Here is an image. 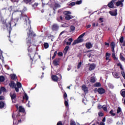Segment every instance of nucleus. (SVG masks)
Here are the masks:
<instances>
[{
	"label": "nucleus",
	"instance_id": "nucleus-11",
	"mask_svg": "<svg viewBox=\"0 0 125 125\" xmlns=\"http://www.w3.org/2000/svg\"><path fill=\"white\" fill-rule=\"evenodd\" d=\"M61 59H60V58H58L53 61V63L54 66H57L58 65H59V61H60Z\"/></svg>",
	"mask_w": 125,
	"mask_h": 125
},
{
	"label": "nucleus",
	"instance_id": "nucleus-43",
	"mask_svg": "<svg viewBox=\"0 0 125 125\" xmlns=\"http://www.w3.org/2000/svg\"><path fill=\"white\" fill-rule=\"evenodd\" d=\"M110 46H111V48H115V46H116V44L115 43V42H112L111 43Z\"/></svg>",
	"mask_w": 125,
	"mask_h": 125
},
{
	"label": "nucleus",
	"instance_id": "nucleus-35",
	"mask_svg": "<svg viewBox=\"0 0 125 125\" xmlns=\"http://www.w3.org/2000/svg\"><path fill=\"white\" fill-rule=\"evenodd\" d=\"M108 108V106L107 105H103V109L104 111L105 112H108V110H107V108Z\"/></svg>",
	"mask_w": 125,
	"mask_h": 125
},
{
	"label": "nucleus",
	"instance_id": "nucleus-40",
	"mask_svg": "<svg viewBox=\"0 0 125 125\" xmlns=\"http://www.w3.org/2000/svg\"><path fill=\"white\" fill-rule=\"evenodd\" d=\"M91 83H95V77H92L90 79Z\"/></svg>",
	"mask_w": 125,
	"mask_h": 125
},
{
	"label": "nucleus",
	"instance_id": "nucleus-29",
	"mask_svg": "<svg viewBox=\"0 0 125 125\" xmlns=\"http://www.w3.org/2000/svg\"><path fill=\"white\" fill-rule=\"evenodd\" d=\"M5 80V78H4V76H0V83H3Z\"/></svg>",
	"mask_w": 125,
	"mask_h": 125
},
{
	"label": "nucleus",
	"instance_id": "nucleus-14",
	"mask_svg": "<svg viewBox=\"0 0 125 125\" xmlns=\"http://www.w3.org/2000/svg\"><path fill=\"white\" fill-rule=\"evenodd\" d=\"M82 90L84 91V93H88V88L86 87L85 85H83L82 86Z\"/></svg>",
	"mask_w": 125,
	"mask_h": 125
},
{
	"label": "nucleus",
	"instance_id": "nucleus-7",
	"mask_svg": "<svg viewBox=\"0 0 125 125\" xmlns=\"http://www.w3.org/2000/svg\"><path fill=\"white\" fill-rule=\"evenodd\" d=\"M0 22H1L2 25L1 26V29L2 30H5V29H7V23H6V21L4 20H2L1 19L0 20Z\"/></svg>",
	"mask_w": 125,
	"mask_h": 125
},
{
	"label": "nucleus",
	"instance_id": "nucleus-10",
	"mask_svg": "<svg viewBox=\"0 0 125 125\" xmlns=\"http://www.w3.org/2000/svg\"><path fill=\"white\" fill-rule=\"evenodd\" d=\"M124 0H119L116 2L115 5L116 6H121V7H123L124 6Z\"/></svg>",
	"mask_w": 125,
	"mask_h": 125
},
{
	"label": "nucleus",
	"instance_id": "nucleus-16",
	"mask_svg": "<svg viewBox=\"0 0 125 125\" xmlns=\"http://www.w3.org/2000/svg\"><path fill=\"white\" fill-rule=\"evenodd\" d=\"M117 114V115H120V117H122V116H123V111H122V108H121V107H118Z\"/></svg>",
	"mask_w": 125,
	"mask_h": 125
},
{
	"label": "nucleus",
	"instance_id": "nucleus-5",
	"mask_svg": "<svg viewBox=\"0 0 125 125\" xmlns=\"http://www.w3.org/2000/svg\"><path fill=\"white\" fill-rule=\"evenodd\" d=\"M51 1L52 2L51 3L52 7L53 8V9L54 10V14H55V11L57 9V8H59L60 7H61V5H60L58 2L54 3V0H51Z\"/></svg>",
	"mask_w": 125,
	"mask_h": 125
},
{
	"label": "nucleus",
	"instance_id": "nucleus-28",
	"mask_svg": "<svg viewBox=\"0 0 125 125\" xmlns=\"http://www.w3.org/2000/svg\"><path fill=\"white\" fill-rule=\"evenodd\" d=\"M5 104L3 102H0V109H2V108L4 107Z\"/></svg>",
	"mask_w": 125,
	"mask_h": 125
},
{
	"label": "nucleus",
	"instance_id": "nucleus-42",
	"mask_svg": "<svg viewBox=\"0 0 125 125\" xmlns=\"http://www.w3.org/2000/svg\"><path fill=\"white\" fill-rule=\"evenodd\" d=\"M56 55H57V51H55L54 53L53 56L52 57V59L53 60L54 58H55Z\"/></svg>",
	"mask_w": 125,
	"mask_h": 125
},
{
	"label": "nucleus",
	"instance_id": "nucleus-47",
	"mask_svg": "<svg viewBox=\"0 0 125 125\" xmlns=\"http://www.w3.org/2000/svg\"><path fill=\"white\" fill-rule=\"evenodd\" d=\"M83 1L82 0L77 1L75 2L76 4H82Z\"/></svg>",
	"mask_w": 125,
	"mask_h": 125
},
{
	"label": "nucleus",
	"instance_id": "nucleus-21",
	"mask_svg": "<svg viewBox=\"0 0 125 125\" xmlns=\"http://www.w3.org/2000/svg\"><path fill=\"white\" fill-rule=\"evenodd\" d=\"M10 95L11 96V98L12 99V101L13 103H15V101H14L13 100L15 99V98H16V94L14 93L12 95H11V94H10Z\"/></svg>",
	"mask_w": 125,
	"mask_h": 125
},
{
	"label": "nucleus",
	"instance_id": "nucleus-51",
	"mask_svg": "<svg viewBox=\"0 0 125 125\" xmlns=\"http://www.w3.org/2000/svg\"><path fill=\"white\" fill-rule=\"evenodd\" d=\"M67 93H64V94L63 95V97H64V100L68 99H67Z\"/></svg>",
	"mask_w": 125,
	"mask_h": 125
},
{
	"label": "nucleus",
	"instance_id": "nucleus-20",
	"mask_svg": "<svg viewBox=\"0 0 125 125\" xmlns=\"http://www.w3.org/2000/svg\"><path fill=\"white\" fill-rule=\"evenodd\" d=\"M11 79V80H13V81H18L17 79V76H16V75L13 74L10 75Z\"/></svg>",
	"mask_w": 125,
	"mask_h": 125
},
{
	"label": "nucleus",
	"instance_id": "nucleus-27",
	"mask_svg": "<svg viewBox=\"0 0 125 125\" xmlns=\"http://www.w3.org/2000/svg\"><path fill=\"white\" fill-rule=\"evenodd\" d=\"M56 75L57 76V78L59 81L62 80V75H61V74L58 73Z\"/></svg>",
	"mask_w": 125,
	"mask_h": 125
},
{
	"label": "nucleus",
	"instance_id": "nucleus-31",
	"mask_svg": "<svg viewBox=\"0 0 125 125\" xmlns=\"http://www.w3.org/2000/svg\"><path fill=\"white\" fill-rule=\"evenodd\" d=\"M92 25L93 27H98L99 24L97 22H93Z\"/></svg>",
	"mask_w": 125,
	"mask_h": 125
},
{
	"label": "nucleus",
	"instance_id": "nucleus-39",
	"mask_svg": "<svg viewBox=\"0 0 125 125\" xmlns=\"http://www.w3.org/2000/svg\"><path fill=\"white\" fill-rule=\"evenodd\" d=\"M121 95L123 97H125V90H122L121 91Z\"/></svg>",
	"mask_w": 125,
	"mask_h": 125
},
{
	"label": "nucleus",
	"instance_id": "nucleus-30",
	"mask_svg": "<svg viewBox=\"0 0 125 125\" xmlns=\"http://www.w3.org/2000/svg\"><path fill=\"white\" fill-rule=\"evenodd\" d=\"M69 49V46H66L64 49V52H63V53L64 54H67V51H68V50Z\"/></svg>",
	"mask_w": 125,
	"mask_h": 125
},
{
	"label": "nucleus",
	"instance_id": "nucleus-59",
	"mask_svg": "<svg viewBox=\"0 0 125 125\" xmlns=\"http://www.w3.org/2000/svg\"><path fill=\"white\" fill-rule=\"evenodd\" d=\"M70 125H76V123L74 121H71Z\"/></svg>",
	"mask_w": 125,
	"mask_h": 125
},
{
	"label": "nucleus",
	"instance_id": "nucleus-6",
	"mask_svg": "<svg viewBox=\"0 0 125 125\" xmlns=\"http://www.w3.org/2000/svg\"><path fill=\"white\" fill-rule=\"evenodd\" d=\"M63 14L65 15V19L66 20H70V19H73L74 16H71L72 13L70 11H65L63 12Z\"/></svg>",
	"mask_w": 125,
	"mask_h": 125
},
{
	"label": "nucleus",
	"instance_id": "nucleus-15",
	"mask_svg": "<svg viewBox=\"0 0 125 125\" xmlns=\"http://www.w3.org/2000/svg\"><path fill=\"white\" fill-rule=\"evenodd\" d=\"M111 49L113 52L112 54V56L113 59L117 61V60H118V58L116 57V54H115V48H111Z\"/></svg>",
	"mask_w": 125,
	"mask_h": 125
},
{
	"label": "nucleus",
	"instance_id": "nucleus-33",
	"mask_svg": "<svg viewBox=\"0 0 125 125\" xmlns=\"http://www.w3.org/2000/svg\"><path fill=\"white\" fill-rule=\"evenodd\" d=\"M43 45H44V48H45V49H46L48 48V47H49V44L47 42H45L44 43Z\"/></svg>",
	"mask_w": 125,
	"mask_h": 125
},
{
	"label": "nucleus",
	"instance_id": "nucleus-52",
	"mask_svg": "<svg viewBox=\"0 0 125 125\" xmlns=\"http://www.w3.org/2000/svg\"><path fill=\"white\" fill-rule=\"evenodd\" d=\"M28 55L29 56L30 60H31V64H33V61H34V58H32V57H31V55H30V54H29Z\"/></svg>",
	"mask_w": 125,
	"mask_h": 125
},
{
	"label": "nucleus",
	"instance_id": "nucleus-37",
	"mask_svg": "<svg viewBox=\"0 0 125 125\" xmlns=\"http://www.w3.org/2000/svg\"><path fill=\"white\" fill-rule=\"evenodd\" d=\"M31 1L32 0H23V2L26 4H28V3H31Z\"/></svg>",
	"mask_w": 125,
	"mask_h": 125
},
{
	"label": "nucleus",
	"instance_id": "nucleus-62",
	"mask_svg": "<svg viewBox=\"0 0 125 125\" xmlns=\"http://www.w3.org/2000/svg\"><path fill=\"white\" fill-rule=\"evenodd\" d=\"M57 125H63V124H62V122L61 121H59L57 124Z\"/></svg>",
	"mask_w": 125,
	"mask_h": 125
},
{
	"label": "nucleus",
	"instance_id": "nucleus-3",
	"mask_svg": "<svg viewBox=\"0 0 125 125\" xmlns=\"http://www.w3.org/2000/svg\"><path fill=\"white\" fill-rule=\"evenodd\" d=\"M21 19H25V24H26V26H28V28L30 27L31 29V21H30V19L28 18L27 15L21 13Z\"/></svg>",
	"mask_w": 125,
	"mask_h": 125
},
{
	"label": "nucleus",
	"instance_id": "nucleus-4",
	"mask_svg": "<svg viewBox=\"0 0 125 125\" xmlns=\"http://www.w3.org/2000/svg\"><path fill=\"white\" fill-rule=\"evenodd\" d=\"M85 35V32L81 34L77 39V40L74 41V42L72 43V45H75V44H77V43H80V42H83V38L84 37V35Z\"/></svg>",
	"mask_w": 125,
	"mask_h": 125
},
{
	"label": "nucleus",
	"instance_id": "nucleus-25",
	"mask_svg": "<svg viewBox=\"0 0 125 125\" xmlns=\"http://www.w3.org/2000/svg\"><path fill=\"white\" fill-rule=\"evenodd\" d=\"M19 112L20 113H24V112H25V109H24L22 106H20L19 107Z\"/></svg>",
	"mask_w": 125,
	"mask_h": 125
},
{
	"label": "nucleus",
	"instance_id": "nucleus-38",
	"mask_svg": "<svg viewBox=\"0 0 125 125\" xmlns=\"http://www.w3.org/2000/svg\"><path fill=\"white\" fill-rule=\"evenodd\" d=\"M117 65L118 66V67H120L121 71H124V68H123V65H122V64H121V63H118Z\"/></svg>",
	"mask_w": 125,
	"mask_h": 125
},
{
	"label": "nucleus",
	"instance_id": "nucleus-26",
	"mask_svg": "<svg viewBox=\"0 0 125 125\" xmlns=\"http://www.w3.org/2000/svg\"><path fill=\"white\" fill-rule=\"evenodd\" d=\"M64 105L66 108H68L69 107V100H64Z\"/></svg>",
	"mask_w": 125,
	"mask_h": 125
},
{
	"label": "nucleus",
	"instance_id": "nucleus-23",
	"mask_svg": "<svg viewBox=\"0 0 125 125\" xmlns=\"http://www.w3.org/2000/svg\"><path fill=\"white\" fill-rule=\"evenodd\" d=\"M86 47L89 49L90 48H91L92 47V44L90 42H87L86 43Z\"/></svg>",
	"mask_w": 125,
	"mask_h": 125
},
{
	"label": "nucleus",
	"instance_id": "nucleus-60",
	"mask_svg": "<svg viewBox=\"0 0 125 125\" xmlns=\"http://www.w3.org/2000/svg\"><path fill=\"white\" fill-rule=\"evenodd\" d=\"M63 27H65V28H66L67 27H69V24H68L67 23H64Z\"/></svg>",
	"mask_w": 125,
	"mask_h": 125
},
{
	"label": "nucleus",
	"instance_id": "nucleus-55",
	"mask_svg": "<svg viewBox=\"0 0 125 125\" xmlns=\"http://www.w3.org/2000/svg\"><path fill=\"white\" fill-rule=\"evenodd\" d=\"M58 13H60V14L63 13V9H59L58 11Z\"/></svg>",
	"mask_w": 125,
	"mask_h": 125
},
{
	"label": "nucleus",
	"instance_id": "nucleus-56",
	"mask_svg": "<svg viewBox=\"0 0 125 125\" xmlns=\"http://www.w3.org/2000/svg\"><path fill=\"white\" fill-rule=\"evenodd\" d=\"M75 29H76V27H75V26H71L70 27V30H71L72 31H75Z\"/></svg>",
	"mask_w": 125,
	"mask_h": 125
},
{
	"label": "nucleus",
	"instance_id": "nucleus-61",
	"mask_svg": "<svg viewBox=\"0 0 125 125\" xmlns=\"http://www.w3.org/2000/svg\"><path fill=\"white\" fill-rule=\"evenodd\" d=\"M99 117H103L104 114L102 112H99Z\"/></svg>",
	"mask_w": 125,
	"mask_h": 125
},
{
	"label": "nucleus",
	"instance_id": "nucleus-64",
	"mask_svg": "<svg viewBox=\"0 0 125 125\" xmlns=\"http://www.w3.org/2000/svg\"><path fill=\"white\" fill-rule=\"evenodd\" d=\"M48 38H49V39H50L51 40H52V39H53V38H54V36H53V35H51L48 36Z\"/></svg>",
	"mask_w": 125,
	"mask_h": 125
},
{
	"label": "nucleus",
	"instance_id": "nucleus-63",
	"mask_svg": "<svg viewBox=\"0 0 125 125\" xmlns=\"http://www.w3.org/2000/svg\"><path fill=\"white\" fill-rule=\"evenodd\" d=\"M14 88H15V90H16V92H19V88L16 87H16H15Z\"/></svg>",
	"mask_w": 125,
	"mask_h": 125
},
{
	"label": "nucleus",
	"instance_id": "nucleus-1",
	"mask_svg": "<svg viewBox=\"0 0 125 125\" xmlns=\"http://www.w3.org/2000/svg\"><path fill=\"white\" fill-rule=\"evenodd\" d=\"M27 38L26 39V44L28 46V52H33L35 49V46H34V38L36 37L35 32H33L31 29L29 30L28 33H27Z\"/></svg>",
	"mask_w": 125,
	"mask_h": 125
},
{
	"label": "nucleus",
	"instance_id": "nucleus-57",
	"mask_svg": "<svg viewBox=\"0 0 125 125\" xmlns=\"http://www.w3.org/2000/svg\"><path fill=\"white\" fill-rule=\"evenodd\" d=\"M99 21H100L101 23H103L104 22V19L103 18H100Z\"/></svg>",
	"mask_w": 125,
	"mask_h": 125
},
{
	"label": "nucleus",
	"instance_id": "nucleus-48",
	"mask_svg": "<svg viewBox=\"0 0 125 125\" xmlns=\"http://www.w3.org/2000/svg\"><path fill=\"white\" fill-rule=\"evenodd\" d=\"M120 58L121 60H122V61H124V60H125V58L124 57V56H123V55H122V54H120Z\"/></svg>",
	"mask_w": 125,
	"mask_h": 125
},
{
	"label": "nucleus",
	"instance_id": "nucleus-24",
	"mask_svg": "<svg viewBox=\"0 0 125 125\" xmlns=\"http://www.w3.org/2000/svg\"><path fill=\"white\" fill-rule=\"evenodd\" d=\"M112 74H113V77H114V78H115V79H119L120 75H119V74H118V73L113 72Z\"/></svg>",
	"mask_w": 125,
	"mask_h": 125
},
{
	"label": "nucleus",
	"instance_id": "nucleus-50",
	"mask_svg": "<svg viewBox=\"0 0 125 125\" xmlns=\"http://www.w3.org/2000/svg\"><path fill=\"white\" fill-rule=\"evenodd\" d=\"M58 55L60 57H61V56H63V53L62 52H59V53H58Z\"/></svg>",
	"mask_w": 125,
	"mask_h": 125
},
{
	"label": "nucleus",
	"instance_id": "nucleus-19",
	"mask_svg": "<svg viewBox=\"0 0 125 125\" xmlns=\"http://www.w3.org/2000/svg\"><path fill=\"white\" fill-rule=\"evenodd\" d=\"M9 85L10 87H12V88H14L15 87H16V84L14 83V82L12 81L10 82Z\"/></svg>",
	"mask_w": 125,
	"mask_h": 125
},
{
	"label": "nucleus",
	"instance_id": "nucleus-36",
	"mask_svg": "<svg viewBox=\"0 0 125 125\" xmlns=\"http://www.w3.org/2000/svg\"><path fill=\"white\" fill-rule=\"evenodd\" d=\"M17 85L18 87V88H21V87H22V84L18 82L17 83Z\"/></svg>",
	"mask_w": 125,
	"mask_h": 125
},
{
	"label": "nucleus",
	"instance_id": "nucleus-2",
	"mask_svg": "<svg viewBox=\"0 0 125 125\" xmlns=\"http://www.w3.org/2000/svg\"><path fill=\"white\" fill-rule=\"evenodd\" d=\"M17 20L11 19V20L7 23V29L9 33L12 31V28L15 27L17 24Z\"/></svg>",
	"mask_w": 125,
	"mask_h": 125
},
{
	"label": "nucleus",
	"instance_id": "nucleus-8",
	"mask_svg": "<svg viewBox=\"0 0 125 125\" xmlns=\"http://www.w3.org/2000/svg\"><path fill=\"white\" fill-rule=\"evenodd\" d=\"M52 30L53 32H57L59 30V25L56 23H54L52 25Z\"/></svg>",
	"mask_w": 125,
	"mask_h": 125
},
{
	"label": "nucleus",
	"instance_id": "nucleus-17",
	"mask_svg": "<svg viewBox=\"0 0 125 125\" xmlns=\"http://www.w3.org/2000/svg\"><path fill=\"white\" fill-rule=\"evenodd\" d=\"M98 92L100 94H103V93H105L106 91L103 88H99L98 90Z\"/></svg>",
	"mask_w": 125,
	"mask_h": 125
},
{
	"label": "nucleus",
	"instance_id": "nucleus-58",
	"mask_svg": "<svg viewBox=\"0 0 125 125\" xmlns=\"http://www.w3.org/2000/svg\"><path fill=\"white\" fill-rule=\"evenodd\" d=\"M81 66H82V62H80L78 65L77 68L78 69H80L81 68Z\"/></svg>",
	"mask_w": 125,
	"mask_h": 125
},
{
	"label": "nucleus",
	"instance_id": "nucleus-41",
	"mask_svg": "<svg viewBox=\"0 0 125 125\" xmlns=\"http://www.w3.org/2000/svg\"><path fill=\"white\" fill-rule=\"evenodd\" d=\"M94 85L97 87H99V86H101V83H97L94 84Z\"/></svg>",
	"mask_w": 125,
	"mask_h": 125
},
{
	"label": "nucleus",
	"instance_id": "nucleus-54",
	"mask_svg": "<svg viewBox=\"0 0 125 125\" xmlns=\"http://www.w3.org/2000/svg\"><path fill=\"white\" fill-rule=\"evenodd\" d=\"M120 42H121V43H123V42H124V37H122L120 38Z\"/></svg>",
	"mask_w": 125,
	"mask_h": 125
},
{
	"label": "nucleus",
	"instance_id": "nucleus-45",
	"mask_svg": "<svg viewBox=\"0 0 125 125\" xmlns=\"http://www.w3.org/2000/svg\"><path fill=\"white\" fill-rule=\"evenodd\" d=\"M109 114L110 115H111V116H116V114L114 113V111H113V110H111L110 112H109Z\"/></svg>",
	"mask_w": 125,
	"mask_h": 125
},
{
	"label": "nucleus",
	"instance_id": "nucleus-9",
	"mask_svg": "<svg viewBox=\"0 0 125 125\" xmlns=\"http://www.w3.org/2000/svg\"><path fill=\"white\" fill-rule=\"evenodd\" d=\"M73 42V39L72 38H66L64 41V42H66L67 45H71V43Z\"/></svg>",
	"mask_w": 125,
	"mask_h": 125
},
{
	"label": "nucleus",
	"instance_id": "nucleus-32",
	"mask_svg": "<svg viewBox=\"0 0 125 125\" xmlns=\"http://www.w3.org/2000/svg\"><path fill=\"white\" fill-rule=\"evenodd\" d=\"M23 99H25L26 101L29 100V97H28V95L26 93H24V96L23 97Z\"/></svg>",
	"mask_w": 125,
	"mask_h": 125
},
{
	"label": "nucleus",
	"instance_id": "nucleus-18",
	"mask_svg": "<svg viewBox=\"0 0 125 125\" xmlns=\"http://www.w3.org/2000/svg\"><path fill=\"white\" fill-rule=\"evenodd\" d=\"M95 67H96V65L94 63H92L90 64L89 70L90 71H92V70H94L95 69Z\"/></svg>",
	"mask_w": 125,
	"mask_h": 125
},
{
	"label": "nucleus",
	"instance_id": "nucleus-53",
	"mask_svg": "<svg viewBox=\"0 0 125 125\" xmlns=\"http://www.w3.org/2000/svg\"><path fill=\"white\" fill-rule=\"evenodd\" d=\"M121 74H122V75L123 78H124L125 79V71H122L121 72Z\"/></svg>",
	"mask_w": 125,
	"mask_h": 125
},
{
	"label": "nucleus",
	"instance_id": "nucleus-49",
	"mask_svg": "<svg viewBox=\"0 0 125 125\" xmlns=\"http://www.w3.org/2000/svg\"><path fill=\"white\" fill-rule=\"evenodd\" d=\"M58 84H59V86L60 88H61L62 90V88H63V87H62V83L59 82L58 83Z\"/></svg>",
	"mask_w": 125,
	"mask_h": 125
},
{
	"label": "nucleus",
	"instance_id": "nucleus-34",
	"mask_svg": "<svg viewBox=\"0 0 125 125\" xmlns=\"http://www.w3.org/2000/svg\"><path fill=\"white\" fill-rule=\"evenodd\" d=\"M57 19L58 21H59V22H62V21H63V17H62V16H61L60 17L58 18Z\"/></svg>",
	"mask_w": 125,
	"mask_h": 125
},
{
	"label": "nucleus",
	"instance_id": "nucleus-13",
	"mask_svg": "<svg viewBox=\"0 0 125 125\" xmlns=\"http://www.w3.org/2000/svg\"><path fill=\"white\" fill-rule=\"evenodd\" d=\"M109 13L111 16H117L118 15V10H115L114 11H109Z\"/></svg>",
	"mask_w": 125,
	"mask_h": 125
},
{
	"label": "nucleus",
	"instance_id": "nucleus-12",
	"mask_svg": "<svg viewBox=\"0 0 125 125\" xmlns=\"http://www.w3.org/2000/svg\"><path fill=\"white\" fill-rule=\"evenodd\" d=\"M115 1L116 0H111V2H109L107 5L108 7H109L110 8H114V7L115 6L114 5V2H115Z\"/></svg>",
	"mask_w": 125,
	"mask_h": 125
},
{
	"label": "nucleus",
	"instance_id": "nucleus-44",
	"mask_svg": "<svg viewBox=\"0 0 125 125\" xmlns=\"http://www.w3.org/2000/svg\"><path fill=\"white\" fill-rule=\"evenodd\" d=\"M76 3L75 2H72L68 4V5H69V6H74V5H75Z\"/></svg>",
	"mask_w": 125,
	"mask_h": 125
},
{
	"label": "nucleus",
	"instance_id": "nucleus-46",
	"mask_svg": "<svg viewBox=\"0 0 125 125\" xmlns=\"http://www.w3.org/2000/svg\"><path fill=\"white\" fill-rule=\"evenodd\" d=\"M108 85L109 87V88H114V86L112 84H111V83H108Z\"/></svg>",
	"mask_w": 125,
	"mask_h": 125
},
{
	"label": "nucleus",
	"instance_id": "nucleus-22",
	"mask_svg": "<svg viewBox=\"0 0 125 125\" xmlns=\"http://www.w3.org/2000/svg\"><path fill=\"white\" fill-rule=\"evenodd\" d=\"M51 79H52V81H53V82H57V81H59L56 75H53L51 76Z\"/></svg>",
	"mask_w": 125,
	"mask_h": 125
}]
</instances>
